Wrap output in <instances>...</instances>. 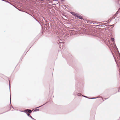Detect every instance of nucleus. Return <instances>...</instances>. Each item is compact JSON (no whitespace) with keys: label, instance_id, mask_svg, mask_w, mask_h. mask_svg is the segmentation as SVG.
Segmentation results:
<instances>
[{"label":"nucleus","instance_id":"f257e3e1","mask_svg":"<svg viewBox=\"0 0 120 120\" xmlns=\"http://www.w3.org/2000/svg\"><path fill=\"white\" fill-rule=\"evenodd\" d=\"M75 87L76 89H77L78 91L82 92V86H81L80 84V82H77L75 85Z\"/></svg>","mask_w":120,"mask_h":120},{"label":"nucleus","instance_id":"f03ea898","mask_svg":"<svg viewBox=\"0 0 120 120\" xmlns=\"http://www.w3.org/2000/svg\"><path fill=\"white\" fill-rule=\"evenodd\" d=\"M74 94L76 96L77 95L78 96H80L82 94L80 93H79L77 92L76 91H75L74 93Z\"/></svg>","mask_w":120,"mask_h":120},{"label":"nucleus","instance_id":"7ed1b4c3","mask_svg":"<svg viewBox=\"0 0 120 120\" xmlns=\"http://www.w3.org/2000/svg\"><path fill=\"white\" fill-rule=\"evenodd\" d=\"M76 17L78 18L79 19H81L82 20L83 19V17L82 16L79 15V14H77Z\"/></svg>","mask_w":120,"mask_h":120},{"label":"nucleus","instance_id":"20e7f679","mask_svg":"<svg viewBox=\"0 0 120 120\" xmlns=\"http://www.w3.org/2000/svg\"><path fill=\"white\" fill-rule=\"evenodd\" d=\"M45 25L47 27L49 26V23L48 21L45 20Z\"/></svg>","mask_w":120,"mask_h":120},{"label":"nucleus","instance_id":"39448f33","mask_svg":"<svg viewBox=\"0 0 120 120\" xmlns=\"http://www.w3.org/2000/svg\"><path fill=\"white\" fill-rule=\"evenodd\" d=\"M71 13L73 15L75 16H76L77 15V14L76 13H75L74 12H71Z\"/></svg>","mask_w":120,"mask_h":120},{"label":"nucleus","instance_id":"423d86ee","mask_svg":"<svg viewBox=\"0 0 120 120\" xmlns=\"http://www.w3.org/2000/svg\"><path fill=\"white\" fill-rule=\"evenodd\" d=\"M31 110L30 109H27L26 110V111H27V112L29 113H31L32 112V110Z\"/></svg>","mask_w":120,"mask_h":120},{"label":"nucleus","instance_id":"0eeeda50","mask_svg":"<svg viewBox=\"0 0 120 120\" xmlns=\"http://www.w3.org/2000/svg\"><path fill=\"white\" fill-rule=\"evenodd\" d=\"M116 17V16H115V17L112 16L111 18L108 21L109 22H110L113 19H114Z\"/></svg>","mask_w":120,"mask_h":120},{"label":"nucleus","instance_id":"6e6552de","mask_svg":"<svg viewBox=\"0 0 120 120\" xmlns=\"http://www.w3.org/2000/svg\"><path fill=\"white\" fill-rule=\"evenodd\" d=\"M63 43L62 42H60L59 43V47L61 48V46H63Z\"/></svg>","mask_w":120,"mask_h":120},{"label":"nucleus","instance_id":"1a4fd4ad","mask_svg":"<svg viewBox=\"0 0 120 120\" xmlns=\"http://www.w3.org/2000/svg\"><path fill=\"white\" fill-rule=\"evenodd\" d=\"M9 88H10V104H11V94H10V84H9Z\"/></svg>","mask_w":120,"mask_h":120},{"label":"nucleus","instance_id":"9d476101","mask_svg":"<svg viewBox=\"0 0 120 120\" xmlns=\"http://www.w3.org/2000/svg\"><path fill=\"white\" fill-rule=\"evenodd\" d=\"M48 102H46L44 104L42 105H41L40 106H39V107H37L36 108H40V107H41L42 106L45 105Z\"/></svg>","mask_w":120,"mask_h":120},{"label":"nucleus","instance_id":"9b49d317","mask_svg":"<svg viewBox=\"0 0 120 120\" xmlns=\"http://www.w3.org/2000/svg\"><path fill=\"white\" fill-rule=\"evenodd\" d=\"M102 26V27H105V26H107L105 25H99L97 26Z\"/></svg>","mask_w":120,"mask_h":120},{"label":"nucleus","instance_id":"f8f14e48","mask_svg":"<svg viewBox=\"0 0 120 120\" xmlns=\"http://www.w3.org/2000/svg\"><path fill=\"white\" fill-rule=\"evenodd\" d=\"M111 40L112 41V42H114L115 39L113 38L112 37L111 38Z\"/></svg>","mask_w":120,"mask_h":120},{"label":"nucleus","instance_id":"ddd939ff","mask_svg":"<svg viewBox=\"0 0 120 120\" xmlns=\"http://www.w3.org/2000/svg\"><path fill=\"white\" fill-rule=\"evenodd\" d=\"M39 111V109H36L34 111V112H37Z\"/></svg>","mask_w":120,"mask_h":120},{"label":"nucleus","instance_id":"4468645a","mask_svg":"<svg viewBox=\"0 0 120 120\" xmlns=\"http://www.w3.org/2000/svg\"><path fill=\"white\" fill-rule=\"evenodd\" d=\"M49 14V15H53V14H52V13L50 11H49L48 12V13Z\"/></svg>","mask_w":120,"mask_h":120},{"label":"nucleus","instance_id":"2eb2a0df","mask_svg":"<svg viewBox=\"0 0 120 120\" xmlns=\"http://www.w3.org/2000/svg\"><path fill=\"white\" fill-rule=\"evenodd\" d=\"M34 19L37 21L39 23L40 25H41V23L38 20L35 18H34Z\"/></svg>","mask_w":120,"mask_h":120},{"label":"nucleus","instance_id":"dca6fc26","mask_svg":"<svg viewBox=\"0 0 120 120\" xmlns=\"http://www.w3.org/2000/svg\"><path fill=\"white\" fill-rule=\"evenodd\" d=\"M99 98L98 97H94V98H90V99H96V98Z\"/></svg>","mask_w":120,"mask_h":120},{"label":"nucleus","instance_id":"f3484780","mask_svg":"<svg viewBox=\"0 0 120 120\" xmlns=\"http://www.w3.org/2000/svg\"><path fill=\"white\" fill-rule=\"evenodd\" d=\"M29 117H30L31 118L32 120H36L35 119L33 118L31 116H30Z\"/></svg>","mask_w":120,"mask_h":120},{"label":"nucleus","instance_id":"a211bd4d","mask_svg":"<svg viewBox=\"0 0 120 120\" xmlns=\"http://www.w3.org/2000/svg\"><path fill=\"white\" fill-rule=\"evenodd\" d=\"M118 11H118V10L116 12V13L115 14V15H116L117 14H118L119 13Z\"/></svg>","mask_w":120,"mask_h":120},{"label":"nucleus","instance_id":"6ab92c4d","mask_svg":"<svg viewBox=\"0 0 120 120\" xmlns=\"http://www.w3.org/2000/svg\"><path fill=\"white\" fill-rule=\"evenodd\" d=\"M26 114L27 115V116L29 117L30 116V115L29 114V113H26Z\"/></svg>","mask_w":120,"mask_h":120},{"label":"nucleus","instance_id":"aec40b11","mask_svg":"<svg viewBox=\"0 0 120 120\" xmlns=\"http://www.w3.org/2000/svg\"><path fill=\"white\" fill-rule=\"evenodd\" d=\"M22 112H25V113L26 114V113H27V111H26V110H25V111H22Z\"/></svg>","mask_w":120,"mask_h":120},{"label":"nucleus","instance_id":"412c9836","mask_svg":"<svg viewBox=\"0 0 120 120\" xmlns=\"http://www.w3.org/2000/svg\"><path fill=\"white\" fill-rule=\"evenodd\" d=\"M26 12V13H27V14H28L30 15L32 17L33 16H32V15H31V14L27 12Z\"/></svg>","mask_w":120,"mask_h":120},{"label":"nucleus","instance_id":"4be33fe9","mask_svg":"<svg viewBox=\"0 0 120 120\" xmlns=\"http://www.w3.org/2000/svg\"><path fill=\"white\" fill-rule=\"evenodd\" d=\"M83 96L85 97V98H88V97L87 96H84V95H83L82 96Z\"/></svg>","mask_w":120,"mask_h":120},{"label":"nucleus","instance_id":"5701e85b","mask_svg":"<svg viewBox=\"0 0 120 120\" xmlns=\"http://www.w3.org/2000/svg\"><path fill=\"white\" fill-rule=\"evenodd\" d=\"M87 23H91V22H90V21H87Z\"/></svg>","mask_w":120,"mask_h":120},{"label":"nucleus","instance_id":"b1692460","mask_svg":"<svg viewBox=\"0 0 120 120\" xmlns=\"http://www.w3.org/2000/svg\"><path fill=\"white\" fill-rule=\"evenodd\" d=\"M114 24H113V25H109V26H113V27H113L114 26Z\"/></svg>","mask_w":120,"mask_h":120},{"label":"nucleus","instance_id":"393cba45","mask_svg":"<svg viewBox=\"0 0 120 120\" xmlns=\"http://www.w3.org/2000/svg\"><path fill=\"white\" fill-rule=\"evenodd\" d=\"M113 56L114 57V59H115V61L116 63V64H117V62H116V60H115V57H114V55L113 54Z\"/></svg>","mask_w":120,"mask_h":120},{"label":"nucleus","instance_id":"a878e982","mask_svg":"<svg viewBox=\"0 0 120 120\" xmlns=\"http://www.w3.org/2000/svg\"><path fill=\"white\" fill-rule=\"evenodd\" d=\"M115 2H119V0H115Z\"/></svg>","mask_w":120,"mask_h":120},{"label":"nucleus","instance_id":"bb28decb","mask_svg":"<svg viewBox=\"0 0 120 120\" xmlns=\"http://www.w3.org/2000/svg\"><path fill=\"white\" fill-rule=\"evenodd\" d=\"M115 45L117 49H117V47H116V45L115 44Z\"/></svg>","mask_w":120,"mask_h":120},{"label":"nucleus","instance_id":"cd10ccee","mask_svg":"<svg viewBox=\"0 0 120 120\" xmlns=\"http://www.w3.org/2000/svg\"><path fill=\"white\" fill-rule=\"evenodd\" d=\"M7 112V111H6L5 112ZM4 113V112H3V113H0V114H3V113Z\"/></svg>","mask_w":120,"mask_h":120},{"label":"nucleus","instance_id":"c85d7f7f","mask_svg":"<svg viewBox=\"0 0 120 120\" xmlns=\"http://www.w3.org/2000/svg\"><path fill=\"white\" fill-rule=\"evenodd\" d=\"M115 16H116V15H115V14L113 16H114V17H115Z\"/></svg>","mask_w":120,"mask_h":120},{"label":"nucleus","instance_id":"c756f323","mask_svg":"<svg viewBox=\"0 0 120 120\" xmlns=\"http://www.w3.org/2000/svg\"><path fill=\"white\" fill-rule=\"evenodd\" d=\"M64 0H61V2H63L64 1Z\"/></svg>","mask_w":120,"mask_h":120},{"label":"nucleus","instance_id":"7c9ffc66","mask_svg":"<svg viewBox=\"0 0 120 120\" xmlns=\"http://www.w3.org/2000/svg\"><path fill=\"white\" fill-rule=\"evenodd\" d=\"M98 26V27H102V26Z\"/></svg>","mask_w":120,"mask_h":120},{"label":"nucleus","instance_id":"2f4dec72","mask_svg":"<svg viewBox=\"0 0 120 120\" xmlns=\"http://www.w3.org/2000/svg\"><path fill=\"white\" fill-rule=\"evenodd\" d=\"M43 19L45 20H46L45 19V18L44 17H43Z\"/></svg>","mask_w":120,"mask_h":120},{"label":"nucleus","instance_id":"473e14b6","mask_svg":"<svg viewBox=\"0 0 120 120\" xmlns=\"http://www.w3.org/2000/svg\"><path fill=\"white\" fill-rule=\"evenodd\" d=\"M100 38H101V36H99L98 37Z\"/></svg>","mask_w":120,"mask_h":120},{"label":"nucleus","instance_id":"72a5a7b5","mask_svg":"<svg viewBox=\"0 0 120 120\" xmlns=\"http://www.w3.org/2000/svg\"><path fill=\"white\" fill-rule=\"evenodd\" d=\"M118 11H120V8H119L118 9Z\"/></svg>","mask_w":120,"mask_h":120},{"label":"nucleus","instance_id":"f704fd0d","mask_svg":"<svg viewBox=\"0 0 120 120\" xmlns=\"http://www.w3.org/2000/svg\"><path fill=\"white\" fill-rule=\"evenodd\" d=\"M22 58H20V59H21V60H20L21 61L22 60Z\"/></svg>","mask_w":120,"mask_h":120},{"label":"nucleus","instance_id":"c9c22d12","mask_svg":"<svg viewBox=\"0 0 120 120\" xmlns=\"http://www.w3.org/2000/svg\"><path fill=\"white\" fill-rule=\"evenodd\" d=\"M108 98H105V100H106L107 99H108Z\"/></svg>","mask_w":120,"mask_h":120},{"label":"nucleus","instance_id":"e433bc0d","mask_svg":"<svg viewBox=\"0 0 120 120\" xmlns=\"http://www.w3.org/2000/svg\"><path fill=\"white\" fill-rule=\"evenodd\" d=\"M32 17L34 19V18H35L34 16H32Z\"/></svg>","mask_w":120,"mask_h":120},{"label":"nucleus","instance_id":"4c0bfd02","mask_svg":"<svg viewBox=\"0 0 120 120\" xmlns=\"http://www.w3.org/2000/svg\"><path fill=\"white\" fill-rule=\"evenodd\" d=\"M32 17L34 19V18H35L34 16H32Z\"/></svg>","mask_w":120,"mask_h":120},{"label":"nucleus","instance_id":"58836bf2","mask_svg":"<svg viewBox=\"0 0 120 120\" xmlns=\"http://www.w3.org/2000/svg\"><path fill=\"white\" fill-rule=\"evenodd\" d=\"M12 106H11V108H10V109H11V107Z\"/></svg>","mask_w":120,"mask_h":120},{"label":"nucleus","instance_id":"ea45409f","mask_svg":"<svg viewBox=\"0 0 120 120\" xmlns=\"http://www.w3.org/2000/svg\"><path fill=\"white\" fill-rule=\"evenodd\" d=\"M12 108L13 109H14V107H12Z\"/></svg>","mask_w":120,"mask_h":120},{"label":"nucleus","instance_id":"a19ab883","mask_svg":"<svg viewBox=\"0 0 120 120\" xmlns=\"http://www.w3.org/2000/svg\"><path fill=\"white\" fill-rule=\"evenodd\" d=\"M95 36H97V35H95Z\"/></svg>","mask_w":120,"mask_h":120},{"label":"nucleus","instance_id":"79ce46f5","mask_svg":"<svg viewBox=\"0 0 120 120\" xmlns=\"http://www.w3.org/2000/svg\"><path fill=\"white\" fill-rule=\"evenodd\" d=\"M9 82H10V81H9Z\"/></svg>","mask_w":120,"mask_h":120}]
</instances>
